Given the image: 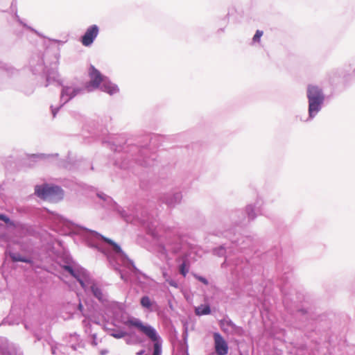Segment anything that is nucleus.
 <instances>
[{
  "label": "nucleus",
  "mask_w": 355,
  "mask_h": 355,
  "mask_svg": "<svg viewBox=\"0 0 355 355\" xmlns=\"http://www.w3.org/2000/svg\"><path fill=\"white\" fill-rule=\"evenodd\" d=\"M189 272V268L187 266L186 263L184 262L181 264V266H180V272L185 277L187 275V274Z\"/></svg>",
  "instance_id": "14"
},
{
  "label": "nucleus",
  "mask_w": 355,
  "mask_h": 355,
  "mask_svg": "<svg viewBox=\"0 0 355 355\" xmlns=\"http://www.w3.org/2000/svg\"><path fill=\"white\" fill-rule=\"evenodd\" d=\"M88 75L89 81L85 85V88L88 92L99 88L101 83L105 81V78H106L93 65L89 67Z\"/></svg>",
  "instance_id": "3"
},
{
  "label": "nucleus",
  "mask_w": 355,
  "mask_h": 355,
  "mask_svg": "<svg viewBox=\"0 0 355 355\" xmlns=\"http://www.w3.org/2000/svg\"><path fill=\"white\" fill-rule=\"evenodd\" d=\"M0 220H3L6 223H10V219L5 215L0 214Z\"/></svg>",
  "instance_id": "19"
},
{
  "label": "nucleus",
  "mask_w": 355,
  "mask_h": 355,
  "mask_svg": "<svg viewBox=\"0 0 355 355\" xmlns=\"http://www.w3.org/2000/svg\"><path fill=\"white\" fill-rule=\"evenodd\" d=\"M78 281V282L80 283V286L85 288V284L84 283V282L81 279L80 277L77 279Z\"/></svg>",
  "instance_id": "20"
},
{
  "label": "nucleus",
  "mask_w": 355,
  "mask_h": 355,
  "mask_svg": "<svg viewBox=\"0 0 355 355\" xmlns=\"http://www.w3.org/2000/svg\"><path fill=\"white\" fill-rule=\"evenodd\" d=\"M214 347L218 355H226L228 353V345L224 338L218 332L213 334Z\"/></svg>",
  "instance_id": "4"
},
{
  "label": "nucleus",
  "mask_w": 355,
  "mask_h": 355,
  "mask_svg": "<svg viewBox=\"0 0 355 355\" xmlns=\"http://www.w3.org/2000/svg\"><path fill=\"white\" fill-rule=\"evenodd\" d=\"M10 257L11 259L15 262H16V261H21V262H24V263H31V261L30 259L22 257L19 254H17L11 253L10 254Z\"/></svg>",
  "instance_id": "11"
},
{
  "label": "nucleus",
  "mask_w": 355,
  "mask_h": 355,
  "mask_svg": "<svg viewBox=\"0 0 355 355\" xmlns=\"http://www.w3.org/2000/svg\"><path fill=\"white\" fill-rule=\"evenodd\" d=\"M263 35V31L257 30L256 33L254 34L252 40L254 42H259L260 41L261 37Z\"/></svg>",
  "instance_id": "15"
},
{
  "label": "nucleus",
  "mask_w": 355,
  "mask_h": 355,
  "mask_svg": "<svg viewBox=\"0 0 355 355\" xmlns=\"http://www.w3.org/2000/svg\"><path fill=\"white\" fill-rule=\"evenodd\" d=\"M101 239L105 241V243H108L109 245H112L113 247V249L114 250L117 252V253H120L121 252V249L120 248V246L116 243L115 242H114L112 240L104 236H101Z\"/></svg>",
  "instance_id": "9"
},
{
  "label": "nucleus",
  "mask_w": 355,
  "mask_h": 355,
  "mask_svg": "<svg viewBox=\"0 0 355 355\" xmlns=\"http://www.w3.org/2000/svg\"><path fill=\"white\" fill-rule=\"evenodd\" d=\"M79 308L82 309V305L81 304H79Z\"/></svg>",
  "instance_id": "21"
},
{
  "label": "nucleus",
  "mask_w": 355,
  "mask_h": 355,
  "mask_svg": "<svg viewBox=\"0 0 355 355\" xmlns=\"http://www.w3.org/2000/svg\"><path fill=\"white\" fill-rule=\"evenodd\" d=\"M91 290H92V292L93 293V295L99 300H103V293H102V291L101 290V288L97 286L96 284H93L92 286H91Z\"/></svg>",
  "instance_id": "10"
},
{
  "label": "nucleus",
  "mask_w": 355,
  "mask_h": 355,
  "mask_svg": "<svg viewBox=\"0 0 355 355\" xmlns=\"http://www.w3.org/2000/svg\"><path fill=\"white\" fill-rule=\"evenodd\" d=\"M99 28L96 25L89 26L81 37V43L85 46H90L97 37Z\"/></svg>",
  "instance_id": "5"
},
{
  "label": "nucleus",
  "mask_w": 355,
  "mask_h": 355,
  "mask_svg": "<svg viewBox=\"0 0 355 355\" xmlns=\"http://www.w3.org/2000/svg\"><path fill=\"white\" fill-rule=\"evenodd\" d=\"M35 192L39 198L49 200L61 199L63 196L62 191L59 187L48 184L36 186Z\"/></svg>",
  "instance_id": "2"
},
{
  "label": "nucleus",
  "mask_w": 355,
  "mask_h": 355,
  "mask_svg": "<svg viewBox=\"0 0 355 355\" xmlns=\"http://www.w3.org/2000/svg\"><path fill=\"white\" fill-rule=\"evenodd\" d=\"M307 98L309 99V113L311 114V89L309 87L307 89Z\"/></svg>",
  "instance_id": "17"
},
{
  "label": "nucleus",
  "mask_w": 355,
  "mask_h": 355,
  "mask_svg": "<svg viewBox=\"0 0 355 355\" xmlns=\"http://www.w3.org/2000/svg\"><path fill=\"white\" fill-rule=\"evenodd\" d=\"M141 305L146 309H150L152 306L151 301L148 296H144L141 299Z\"/></svg>",
  "instance_id": "12"
},
{
  "label": "nucleus",
  "mask_w": 355,
  "mask_h": 355,
  "mask_svg": "<svg viewBox=\"0 0 355 355\" xmlns=\"http://www.w3.org/2000/svg\"><path fill=\"white\" fill-rule=\"evenodd\" d=\"M195 313L197 315H208L211 313L210 307L207 304H202L196 307Z\"/></svg>",
  "instance_id": "8"
},
{
  "label": "nucleus",
  "mask_w": 355,
  "mask_h": 355,
  "mask_svg": "<svg viewBox=\"0 0 355 355\" xmlns=\"http://www.w3.org/2000/svg\"><path fill=\"white\" fill-rule=\"evenodd\" d=\"M196 277L197 279H198L200 282L203 283L205 285H207L208 284V281L205 277H200V276H196Z\"/></svg>",
  "instance_id": "18"
},
{
  "label": "nucleus",
  "mask_w": 355,
  "mask_h": 355,
  "mask_svg": "<svg viewBox=\"0 0 355 355\" xmlns=\"http://www.w3.org/2000/svg\"><path fill=\"white\" fill-rule=\"evenodd\" d=\"M223 325H226L227 327H231L234 330H236L238 327L234 324L231 320H227L222 322Z\"/></svg>",
  "instance_id": "16"
},
{
  "label": "nucleus",
  "mask_w": 355,
  "mask_h": 355,
  "mask_svg": "<svg viewBox=\"0 0 355 355\" xmlns=\"http://www.w3.org/2000/svg\"><path fill=\"white\" fill-rule=\"evenodd\" d=\"M324 101V95L318 87H312V112L320 110Z\"/></svg>",
  "instance_id": "6"
},
{
  "label": "nucleus",
  "mask_w": 355,
  "mask_h": 355,
  "mask_svg": "<svg viewBox=\"0 0 355 355\" xmlns=\"http://www.w3.org/2000/svg\"><path fill=\"white\" fill-rule=\"evenodd\" d=\"M125 324L129 328H135L138 331L147 336L152 341L154 342L153 345V355H161L162 347L158 340L155 329L150 325L144 323L141 320L136 318H128Z\"/></svg>",
  "instance_id": "1"
},
{
  "label": "nucleus",
  "mask_w": 355,
  "mask_h": 355,
  "mask_svg": "<svg viewBox=\"0 0 355 355\" xmlns=\"http://www.w3.org/2000/svg\"><path fill=\"white\" fill-rule=\"evenodd\" d=\"M64 269L69 272L73 277H74L76 279L80 277L79 273L75 272L73 268L69 266H64Z\"/></svg>",
  "instance_id": "13"
},
{
  "label": "nucleus",
  "mask_w": 355,
  "mask_h": 355,
  "mask_svg": "<svg viewBox=\"0 0 355 355\" xmlns=\"http://www.w3.org/2000/svg\"><path fill=\"white\" fill-rule=\"evenodd\" d=\"M101 84V89L110 95H113L119 91L117 86L111 83L107 78H105V81Z\"/></svg>",
  "instance_id": "7"
}]
</instances>
